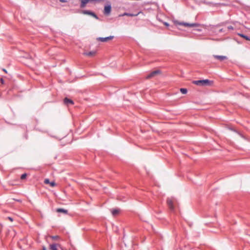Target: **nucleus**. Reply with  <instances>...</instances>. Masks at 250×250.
<instances>
[{
	"label": "nucleus",
	"mask_w": 250,
	"mask_h": 250,
	"mask_svg": "<svg viewBox=\"0 0 250 250\" xmlns=\"http://www.w3.org/2000/svg\"><path fill=\"white\" fill-rule=\"evenodd\" d=\"M114 38V36H110L106 37H98L96 39L97 41L101 42H106L109 40H112Z\"/></svg>",
	"instance_id": "20e7f679"
},
{
	"label": "nucleus",
	"mask_w": 250,
	"mask_h": 250,
	"mask_svg": "<svg viewBox=\"0 0 250 250\" xmlns=\"http://www.w3.org/2000/svg\"><path fill=\"white\" fill-rule=\"evenodd\" d=\"M2 70H3L4 72H5L6 73H7V71H6V70L5 69H2Z\"/></svg>",
	"instance_id": "393cba45"
},
{
	"label": "nucleus",
	"mask_w": 250,
	"mask_h": 250,
	"mask_svg": "<svg viewBox=\"0 0 250 250\" xmlns=\"http://www.w3.org/2000/svg\"><path fill=\"white\" fill-rule=\"evenodd\" d=\"M56 211L57 212H61V213H65V214H67L68 212L67 210L64 209L63 208H57L56 210Z\"/></svg>",
	"instance_id": "f8f14e48"
},
{
	"label": "nucleus",
	"mask_w": 250,
	"mask_h": 250,
	"mask_svg": "<svg viewBox=\"0 0 250 250\" xmlns=\"http://www.w3.org/2000/svg\"><path fill=\"white\" fill-rule=\"evenodd\" d=\"M26 176H27L26 174V173H24V174H22V175H21V180H23V179H25V178H26Z\"/></svg>",
	"instance_id": "a211bd4d"
},
{
	"label": "nucleus",
	"mask_w": 250,
	"mask_h": 250,
	"mask_svg": "<svg viewBox=\"0 0 250 250\" xmlns=\"http://www.w3.org/2000/svg\"><path fill=\"white\" fill-rule=\"evenodd\" d=\"M228 28L229 29H233V27H232V26H231V25L229 26L228 27Z\"/></svg>",
	"instance_id": "412c9836"
},
{
	"label": "nucleus",
	"mask_w": 250,
	"mask_h": 250,
	"mask_svg": "<svg viewBox=\"0 0 250 250\" xmlns=\"http://www.w3.org/2000/svg\"><path fill=\"white\" fill-rule=\"evenodd\" d=\"M82 13L84 15H88L91 16L92 17L95 18L97 20L99 19V17L97 16V15L94 12L91 11L84 10L82 11Z\"/></svg>",
	"instance_id": "f03ea898"
},
{
	"label": "nucleus",
	"mask_w": 250,
	"mask_h": 250,
	"mask_svg": "<svg viewBox=\"0 0 250 250\" xmlns=\"http://www.w3.org/2000/svg\"><path fill=\"white\" fill-rule=\"evenodd\" d=\"M119 213V210L118 209H114L112 210V214L115 216L117 215Z\"/></svg>",
	"instance_id": "2eb2a0df"
},
{
	"label": "nucleus",
	"mask_w": 250,
	"mask_h": 250,
	"mask_svg": "<svg viewBox=\"0 0 250 250\" xmlns=\"http://www.w3.org/2000/svg\"><path fill=\"white\" fill-rule=\"evenodd\" d=\"M42 250H46V248H45V247H43Z\"/></svg>",
	"instance_id": "a878e982"
},
{
	"label": "nucleus",
	"mask_w": 250,
	"mask_h": 250,
	"mask_svg": "<svg viewBox=\"0 0 250 250\" xmlns=\"http://www.w3.org/2000/svg\"><path fill=\"white\" fill-rule=\"evenodd\" d=\"M211 58H214L217 59L220 61H223L227 59V57L225 56H220V55H213L211 57Z\"/></svg>",
	"instance_id": "6e6552de"
},
{
	"label": "nucleus",
	"mask_w": 250,
	"mask_h": 250,
	"mask_svg": "<svg viewBox=\"0 0 250 250\" xmlns=\"http://www.w3.org/2000/svg\"><path fill=\"white\" fill-rule=\"evenodd\" d=\"M8 219L10 220L11 222H12L13 221V219L10 217H8Z\"/></svg>",
	"instance_id": "aec40b11"
},
{
	"label": "nucleus",
	"mask_w": 250,
	"mask_h": 250,
	"mask_svg": "<svg viewBox=\"0 0 250 250\" xmlns=\"http://www.w3.org/2000/svg\"><path fill=\"white\" fill-rule=\"evenodd\" d=\"M0 226H1V227H3L2 224H0Z\"/></svg>",
	"instance_id": "bb28decb"
},
{
	"label": "nucleus",
	"mask_w": 250,
	"mask_h": 250,
	"mask_svg": "<svg viewBox=\"0 0 250 250\" xmlns=\"http://www.w3.org/2000/svg\"><path fill=\"white\" fill-rule=\"evenodd\" d=\"M51 237L52 238V239H53L54 240H57V239L59 238V236L58 235L52 236Z\"/></svg>",
	"instance_id": "6ab92c4d"
},
{
	"label": "nucleus",
	"mask_w": 250,
	"mask_h": 250,
	"mask_svg": "<svg viewBox=\"0 0 250 250\" xmlns=\"http://www.w3.org/2000/svg\"><path fill=\"white\" fill-rule=\"evenodd\" d=\"M167 204L169 208L173 210L174 208V207L173 205V200L171 198H168L167 201Z\"/></svg>",
	"instance_id": "0eeeda50"
},
{
	"label": "nucleus",
	"mask_w": 250,
	"mask_h": 250,
	"mask_svg": "<svg viewBox=\"0 0 250 250\" xmlns=\"http://www.w3.org/2000/svg\"><path fill=\"white\" fill-rule=\"evenodd\" d=\"M177 24L180 25H184L188 27H198L199 26V24L197 23H189L184 22H178Z\"/></svg>",
	"instance_id": "7ed1b4c3"
},
{
	"label": "nucleus",
	"mask_w": 250,
	"mask_h": 250,
	"mask_svg": "<svg viewBox=\"0 0 250 250\" xmlns=\"http://www.w3.org/2000/svg\"><path fill=\"white\" fill-rule=\"evenodd\" d=\"M140 12H138L136 14H133V13H126L125 12L123 13V14L120 15V16H127L129 17H136L139 14Z\"/></svg>",
	"instance_id": "9b49d317"
},
{
	"label": "nucleus",
	"mask_w": 250,
	"mask_h": 250,
	"mask_svg": "<svg viewBox=\"0 0 250 250\" xmlns=\"http://www.w3.org/2000/svg\"><path fill=\"white\" fill-rule=\"evenodd\" d=\"M239 36L242 37L247 41H250V37L243 34H238Z\"/></svg>",
	"instance_id": "ddd939ff"
},
{
	"label": "nucleus",
	"mask_w": 250,
	"mask_h": 250,
	"mask_svg": "<svg viewBox=\"0 0 250 250\" xmlns=\"http://www.w3.org/2000/svg\"><path fill=\"white\" fill-rule=\"evenodd\" d=\"M95 53L94 51H90L87 53H85V54L88 56H92Z\"/></svg>",
	"instance_id": "dca6fc26"
},
{
	"label": "nucleus",
	"mask_w": 250,
	"mask_h": 250,
	"mask_svg": "<svg viewBox=\"0 0 250 250\" xmlns=\"http://www.w3.org/2000/svg\"><path fill=\"white\" fill-rule=\"evenodd\" d=\"M109 4L105 5L104 7V13L105 15H108L111 13V5L109 2H108Z\"/></svg>",
	"instance_id": "39448f33"
},
{
	"label": "nucleus",
	"mask_w": 250,
	"mask_h": 250,
	"mask_svg": "<svg viewBox=\"0 0 250 250\" xmlns=\"http://www.w3.org/2000/svg\"><path fill=\"white\" fill-rule=\"evenodd\" d=\"M222 31V29L220 30V32H221Z\"/></svg>",
	"instance_id": "cd10ccee"
},
{
	"label": "nucleus",
	"mask_w": 250,
	"mask_h": 250,
	"mask_svg": "<svg viewBox=\"0 0 250 250\" xmlns=\"http://www.w3.org/2000/svg\"><path fill=\"white\" fill-rule=\"evenodd\" d=\"M44 183L45 184H49L51 187H54L56 186V184L54 181L50 182L48 179H45Z\"/></svg>",
	"instance_id": "1a4fd4ad"
},
{
	"label": "nucleus",
	"mask_w": 250,
	"mask_h": 250,
	"mask_svg": "<svg viewBox=\"0 0 250 250\" xmlns=\"http://www.w3.org/2000/svg\"><path fill=\"white\" fill-rule=\"evenodd\" d=\"M63 103L65 104L68 105L69 104L73 105L74 104L73 101L69 99H68L67 98H65L63 100Z\"/></svg>",
	"instance_id": "9d476101"
},
{
	"label": "nucleus",
	"mask_w": 250,
	"mask_h": 250,
	"mask_svg": "<svg viewBox=\"0 0 250 250\" xmlns=\"http://www.w3.org/2000/svg\"><path fill=\"white\" fill-rule=\"evenodd\" d=\"M193 83L199 86L211 85L212 84V82L208 80L194 81L193 82Z\"/></svg>",
	"instance_id": "f257e3e1"
},
{
	"label": "nucleus",
	"mask_w": 250,
	"mask_h": 250,
	"mask_svg": "<svg viewBox=\"0 0 250 250\" xmlns=\"http://www.w3.org/2000/svg\"><path fill=\"white\" fill-rule=\"evenodd\" d=\"M160 72H161L159 70H156L153 71L152 72H151L149 74H148L146 77V79L151 78L154 77L155 76H156V75L160 74Z\"/></svg>",
	"instance_id": "423d86ee"
},
{
	"label": "nucleus",
	"mask_w": 250,
	"mask_h": 250,
	"mask_svg": "<svg viewBox=\"0 0 250 250\" xmlns=\"http://www.w3.org/2000/svg\"><path fill=\"white\" fill-rule=\"evenodd\" d=\"M164 24L167 26H169V24L167 23V22H165L164 23Z\"/></svg>",
	"instance_id": "b1692460"
},
{
	"label": "nucleus",
	"mask_w": 250,
	"mask_h": 250,
	"mask_svg": "<svg viewBox=\"0 0 250 250\" xmlns=\"http://www.w3.org/2000/svg\"><path fill=\"white\" fill-rule=\"evenodd\" d=\"M60 1L62 2H66L67 1L66 0H60Z\"/></svg>",
	"instance_id": "5701e85b"
},
{
	"label": "nucleus",
	"mask_w": 250,
	"mask_h": 250,
	"mask_svg": "<svg viewBox=\"0 0 250 250\" xmlns=\"http://www.w3.org/2000/svg\"><path fill=\"white\" fill-rule=\"evenodd\" d=\"M181 92L183 94H186L187 93V89L186 88H180Z\"/></svg>",
	"instance_id": "f3484780"
},
{
	"label": "nucleus",
	"mask_w": 250,
	"mask_h": 250,
	"mask_svg": "<svg viewBox=\"0 0 250 250\" xmlns=\"http://www.w3.org/2000/svg\"><path fill=\"white\" fill-rule=\"evenodd\" d=\"M0 82H1V83L2 84H3V83H4V80H3V79L2 78H1V79H0Z\"/></svg>",
	"instance_id": "4be33fe9"
},
{
	"label": "nucleus",
	"mask_w": 250,
	"mask_h": 250,
	"mask_svg": "<svg viewBox=\"0 0 250 250\" xmlns=\"http://www.w3.org/2000/svg\"><path fill=\"white\" fill-rule=\"evenodd\" d=\"M57 247V245L56 244H51L49 246V249L51 250H58Z\"/></svg>",
	"instance_id": "4468645a"
},
{
	"label": "nucleus",
	"mask_w": 250,
	"mask_h": 250,
	"mask_svg": "<svg viewBox=\"0 0 250 250\" xmlns=\"http://www.w3.org/2000/svg\"><path fill=\"white\" fill-rule=\"evenodd\" d=\"M1 229H0V233H1Z\"/></svg>",
	"instance_id": "c85d7f7f"
}]
</instances>
